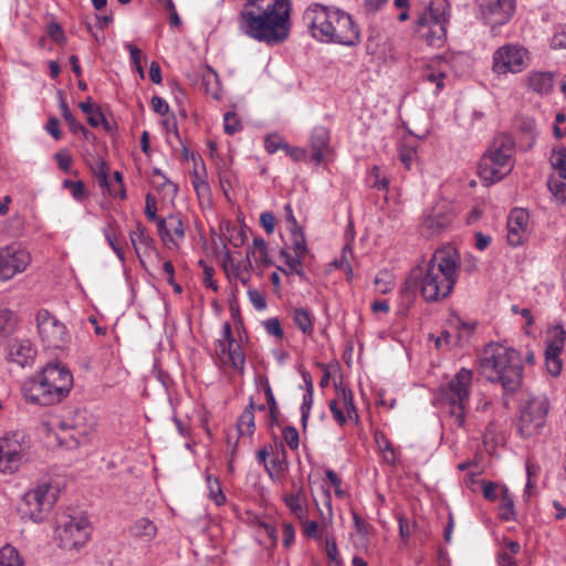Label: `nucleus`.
<instances>
[{
  "label": "nucleus",
  "instance_id": "b1692460",
  "mask_svg": "<svg viewBox=\"0 0 566 566\" xmlns=\"http://www.w3.org/2000/svg\"><path fill=\"white\" fill-rule=\"evenodd\" d=\"M223 270L227 274V276L231 280H238L243 285H247L251 277V269L253 266L251 260H245L239 263H235L230 254V252H227L223 256L222 261Z\"/></svg>",
  "mask_w": 566,
  "mask_h": 566
},
{
  "label": "nucleus",
  "instance_id": "e2e57ef3",
  "mask_svg": "<svg viewBox=\"0 0 566 566\" xmlns=\"http://www.w3.org/2000/svg\"><path fill=\"white\" fill-rule=\"evenodd\" d=\"M46 34L56 43H62L65 41L63 29L55 21H51L46 25Z\"/></svg>",
  "mask_w": 566,
  "mask_h": 566
},
{
  "label": "nucleus",
  "instance_id": "680f3d73",
  "mask_svg": "<svg viewBox=\"0 0 566 566\" xmlns=\"http://www.w3.org/2000/svg\"><path fill=\"white\" fill-rule=\"evenodd\" d=\"M263 325L269 335H272L279 339L283 338L284 333H283L281 322L279 318H276V317L269 318L263 323Z\"/></svg>",
  "mask_w": 566,
  "mask_h": 566
},
{
  "label": "nucleus",
  "instance_id": "ddd939ff",
  "mask_svg": "<svg viewBox=\"0 0 566 566\" xmlns=\"http://www.w3.org/2000/svg\"><path fill=\"white\" fill-rule=\"evenodd\" d=\"M549 402L545 396L530 398L522 405L517 421V431L523 438L539 434L545 427Z\"/></svg>",
  "mask_w": 566,
  "mask_h": 566
},
{
  "label": "nucleus",
  "instance_id": "20e7f679",
  "mask_svg": "<svg viewBox=\"0 0 566 566\" xmlns=\"http://www.w3.org/2000/svg\"><path fill=\"white\" fill-rule=\"evenodd\" d=\"M481 374L491 382H499L506 392L516 391L523 378L521 355L514 348L499 343L485 346L480 358Z\"/></svg>",
  "mask_w": 566,
  "mask_h": 566
},
{
  "label": "nucleus",
  "instance_id": "9d476101",
  "mask_svg": "<svg viewBox=\"0 0 566 566\" xmlns=\"http://www.w3.org/2000/svg\"><path fill=\"white\" fill-rule=\"evenodd\" d=\"M31 437L24 430H13L0 438V471L13 473L30 458Z\"/></svg>",
  "mask_w": 566,
  "mask_h": 566
},
{
  "label": "nucleus",
  "instance_id": "5fc2aeb1",
  "mask_svg": "<svg viewBox=\"0 0 566 566\" xmlns=\"http://www.w3.org/2000/svg\"><path fill=\"white\" fill-rule=\"evenodd\" d=\"M266 471L271 479H274V475L280 474L287 468V463L285 461V452L282 450L281 454H276L274 459L271 461V467L265 465Z\"/></svg>",
  "mask_w": 566,
  "mask_h": 566
},
{
  "label": "nucleus",
  "instance_id": "39448f33",
  "mask_svg": "<svg viewBox=\"0 0 566 566\" xmlns=\"http://www.w3.org/2000/svg\"><path fill=\"white\" fill-rule=\"evenodd\" d=\"M515 142L512 136H497L479 163V176L482 180L494 184L505 178L514 168Z\"/></svg>",
  "mask_w": 566,
  "mask_h": 566
},
{
  "label": "nucleus",
  "instance_id": "423d86ee",
  "mask_svg": "<svg viewBox=\"0 0 566 566\" xmlns=\"http://www.w3.org/2000/svg\"><path fill=\"white\" fill-rule=\"evenodd\" d=\"M472 379L473 373L470 369L461 368L452 379L439 388L440 401L448 407L449 416L458 428H462L465 423Z\"/></svg>",
  "mask_w": 566,
  "mask_h": 566
},
{
  "label": "nucleus",
  "instance_id": "f704fd0d",
  "mask_svg": "<svg viewBox=\"0 0 566 566\" xmlns=\"http://www.w3.org/2000/svg\"><path fill=\"white\" fill-rule=\"evenodd\" d=\"M292 319L296 327L305 335H312L314 331L313 317L304 307H296L292 312Z\"/></svg>",
  "mask_w": 566,
  "mask_h": 566
},
{
  "label": "nucleus",
  "instance_id": "dca6fc26",
  "mask_svg": "<svg viewBox=\"0 0 566 566\" xmlns=\"http://www.w3.org/2000/svg\"><path fill=\"white\" fill-rule=\"evenodd\" d=\"M528 52L515 44H505L493 53L492 71L497 75L520 73L527 65Z\"/></svg>",
  "mask_w": 566,
  "mask_h": 566
},
{
  "label": "nucleus",
  "instance_id": "473e14b6",
  "mask_svg": "<svg viewBox=\"0 0 566 566\" xmlns=\"http://www.w3.org/2000/svg\"><path fill=\"white\" fill-rule=\"evenodd\" d=\"M18 324V314L13 310L4 305H0V337H7L12 334Z\"/></svg>",
  "mask_w": 566,
  "mask_h": 566
},
{
  "label": "nucleus",
  "instance_id": "4d7b16f0",
  "mask_svg": "<svg viewBox=\"0 0 566 566\" xmlns=\"http://www.w3.org/2000/svg\"><path fill=\"white\" fill-rule=\"evenodd\" d=\"M224 120V132L228 135H233L241 130L242 125L237 114L233 112H227L223 117Z\"/></svg>",
  "mask_w": 566,
  "mask_h": 566
},
{
  "label": "nucleus",
  "instance_id": "7c9ffc66",
  "mask_svg": "<svg viewBox=\"0 0 566 566\" xmlns=\"http://www.w3.org/2000/svg\"><path fill=\"white\" fill-rule=\"evenodd\" d=\"M201 84L205 87V91L208 95H210L214 99H219L221 97V86L219 82L218 74L211 67L207 66L201 73Z\"/></svg>",
  "mask_w": 566,
  "mask_h": 566
},
{
  "label": "nucleus",
  "instance_id": "4be33fe9",
  "mask_svg": "<svg viewBox=\"0 0 566 566\" xmlns=\"http://www.w3.org/2000/svg\"><path fill=\"white\" fill-rule=\"evenodd\" d=\"M331 134L324 126H316L311 133L310 147L312 150V160L321 164L332 154Z\"/></svg>",
  "mask_w": 566,
  "mask_h": 566
},
{
  "label": "nucleus",
  "instance_id": "a211bd4d",
  "mask_svg": "<svg viewBox=\"0 0 566 566\" xmlns=\"http://www.w3.org/2000/svg\"><path fill=\"white\" fill-rule=\"evenodd\" d=\"M23 395L25 400L31 403L50 406L60 402L69 392L55 389L52 382L39 375L24 386Z\"/></svg>",
  "mask_w": 566,
  "mask_h": 566
},
{
  "label": "nucleus",
  "instance_id": "393cba45",
  "mask_svg": "<svg viewBox=\"0 0 566 566\" xmlns=\"http://www.w3.org/2000/svg\"><path fill=\"white\" fill-rule=\"evenodd\" d=\"M35 349L28 339L14 340L9 346L8 358L10 361L24 367L35 358Z\"/></svg>",
  "mask_w": 566,
  "mask_h": 566
},
{
  "label": "nucleus",
  "instance_id": "37998d69",
  "mask_svg": "<svg viewBox=\"0 0 566 566\" xmlns=\"http://www.w3.org/2000/svg\"><path fill=\"white\" fill-rule=\"evenodd\" d=\"M0 566H23V562L15 547L4 545L0 548Z\"/></svg>",
  "mask_w": 566,
  "mask_h": 566
},
{
  "label": "nucleus",
  "instance_id": "a19ab883",
  "mask_svg": "<svg viewBox=\"0 0 566 566\" xmlns=\"http://www.w3.org/2000/svg\"><path fill=\"white\" fill-rule=\"evenodd\" d=\"M291 249L298 256H306L308 253V249L306 245L305 235L302 231V228L291 229Z\"/></svg>",
  "mask_w": 566,
  "mask_h": 566
},
{
  "label": "nucleus",
  "instance_id": "ea45409f",
  "mask_svg": "<svg viewBox=\"0 0 566 566\" xmlns=\"http://www.w3.org/2000/svg\"><path fill=\"white\" fill-rule=\"evenodd\" d=\"M565 339H566V332L563 328V326H560V325L555 326L553 328V338L548 342L545 352L548 355L559 356L563 350Z\"/></svg>",
  "mask_w": 566,
  "mask_h": 566
},
{
  "label": "nucleus",
  "instance_id": "338daca9",
  "mask_svg": "<svg viewBox=\"0 0 566 566\" xmlns=\"http://www.w3.org/2000/svg\"><path fill=\"white\" fill-rule=\"evenodd\" d=\"M552 48L566 49V24L556 28L552 38Z\"/></svg>",
  "mask_w": 566,
  "mask_h": 566
},
{
  "label": "nucleus",
  "instance_id": "052dcab7",
  "mask_svg": "<svg viewBox=\"0 0 566 566\" xmlns=\"http://www.w3.org/2000/svg\"><path fill=\"white\" fill-rule=\"evenodd\" d=\"M499 490L501 491V488L495 482H492V481H483L482 482L483 496H484V499H486L490 502H494L500 497Z\"/></svg>",
  "mask_w": 566,
  "mask_h": 566
},
{
  "label": "nucleus",
  "instance_id": "13d9d810",
  "mask_svg": "<svg viewBox=\"0 0 566 566\" xmlns=\"http://www.w3.org/2000/svg\"><path fill=\"white\" fill-rule=\"evenodd\" d=\"M313 400H314V391L306 390V392L303 396V402L301 406V412H302L301 421H302L303 428H306L311 408L313 406Z\"/></svg>",
  "mask_w": 566,
  "mask_h": 566
},
{
  "label": "nucleus",
  "instance_id": "4c0bfd02",
  "mask_svg": "<svg viewBox=\"0 0 566 566\" xmlns=\"http://www.w3.org/2000/svg\"><path fill=\"white\" fill-rule=\"evenodd\" d=\"M60 107H61V111H62V116L63 118L65 119V122L67 123L70 129L73 132V133H78L81 132L84 136L85 139H88L90 136L92 135V133L86 129L84 127V125H82L81 123H78L75 117L73 116V114L71 113L65 99L61 96L60 97Z\"/></svg>",
  "mask_w": 566,
  "mask_h": 566
},
{
  "label": "nucleus",
  "instance_id": "864d4df0",
  "mask_svg": "<svg viewBox=\"0 0 566 566\" xmlns=\"http://www.w3.org/2000/svg\"><path fill=\"white\" fill-rule=\"evenodd\" d=\"M370 182L373 188L388 191L389 180L386 176L381 175V170L378 166H374L370 170Z\"/></svg>",
  "mask_w": 566,
  "mask_h": 566
},
{
  "label": "nucleus",
  "instance_id": "603ef678",
  "mask_svg": "<svg viewBox=\"0 0 566 566\" xmlns=\"http://www.w3.org/2000/svg\"><path fill=\"white\" fill-rule=\"evenodd\" d=\"M63 187L70 189L73 198L77 201H82L86 197L85 185L81 180L74 181L71 179H65L63 181Z\"/></svg>",
  "mask_w": 566,
  "mask_h": 566
},
{
  "label": "nucleus",
  "instance_id": "79ce46f5",
  "mask_svg": "<svg viewBox=\"0 0 566 566\" xmlns=\"http://www.w3.org/2000/svg\"><path fill=\"white\" fill-rule=\"evenodd\" d=\"M353 250L349 244H346L342 250V255L339 259H335L332 265L336 269H340L346 273V279L349 281L353 275V270L350 265V260L353 259Z\"/></svg>",
  "mask_w": 566,
  "mask_h": 566
},
{
  "label": "nucleus",
  "instance_id": "49530a36",
  "mask_svg": "<svg viewBox=\"0 0 566 566\" xmlns=\"http://www.w3.org/2000/svg\"><path fill=\"white\" fill-rule=\"evenodd\" d=\"M151 185L159 190L176 192L177 186L172 184L159 169H154L150 177Z\"/></svg>",
  "mask_w": 566,
  "mask_h": 566
},
{
  "label": "nucleus",
  "instance_id": "e433bc0d",
  "mask_svg": "<svg viewBox=\"0 0 566 566\" xmlns=\"http://www.w3.org/2000/svg\"><path fill=\"white\" fill-rule=\"evenodd\" d=\"M78 107L83 113L87 115V123L92 127H98L102 123H105V118L101 112V108L93 104L91 97H87L85 101L81 102Z\"/></svg>",
  "mask_w": 566,
  "mask_h": 566
},
{
  "label": "nucleus",
  "instance_id": "8fccbe9b",
  "mask_svg": "<svg viewBox=\"0 0 566 566\" xmlns=\"http://www.w3.org/2000/svg\"><path fill=\"white\" fill-rule=\"evenodd\" d=\"M298 521L302 524L303 533L305 536L314 539H318L322 536V532L324 531L325 525H319L315 521H310L307 518V514L304 518H300Z\"/></svg>",
  "mask_w": 566,
  "mask_h": 566
},
{
  "label": "nucleus",
  "instance_id": "f03ea898",
  "mask_svg": "<svg viewBox=\"0 0 566 566\" xmlns=\"http://www.w3.org/2000/svg\"><path fill=\"white\" fill-rule=\"evenodd\" d=\"M290 0H249L239 14L240 29L268 44L284 42L291 30Z\"/></svg>",
  "mask_w": 566,
  "mask_h": 566
},
{
  "label": "nucleus",
  "instance_id": "2eb2a0df",
  "mask_svg": "<svg viewBox=\"0 0 566 566\" xmlns=\"http://www.w3.org/2000/svg\"><path fill=\"white\" fill-rule=\"evenodd\" d=\"M31 261L30 252L20 244L12 243L0 248V281L7 282L23 273Z\"/></svg>",
  "mask_w": 566,
  "mask_h": 566
},
{
  "label": "nucleus",
  "instance_id": "cd10ccee",
  "mask_svg": "<svg viewBox=\"0 0 566 566\" xmlns=\"http://www.w3.org/2000/svg\"><path fill=\"white\" fill-rule=\"evenodd\" d=\"M283 501L297 520L304 518L307 514L306 497L302 488H298L294 493L285 494Z\"/></svg>",
  "mask_w": 566,
  "mask_h": 566
},
{
  "label": "nucleus",
  "instance_id": "f3484780",
  "mask_svg": "<svg viewBox=\"0 0 566 566\" xmlns=\"http://www.w3.org/2000/svg\"><path fill=\"white\" fill-rule=\"evenodd\" d=\"M454 219V211L447 200L437 201L423 216L421 232L430 238L446 231Z\"/></svg>",
  "mask_w": 566,
  "mask_h": 566
},
{
  "label": "nucleus",
  "instance_id": "2f4dec72",
  "mask_svg": "<svg viewBox=\"0 0 566 566\" xmlns=\"http://www.w3.org/2000/svg\"><path fill=\"white\" fill-rule=\"evenodd\" d=\"M238 432L240 436L250 437L253 434L255 424H254V401L251 398L249 405L245 407L243 412L238 419L237 423Z\"/></svg>",
  "mask_w": 566,
  "mask_h": 566
},
{
  "label": "nucleus",
  "instance_id": "09e8293b",
  "mask_svg": "<svg viewBox=\"0 0 566 566\" xmlns=\"http://www.w3.org/2000/svg\"><path fill=\"white\" fill-rule=\"evenodd\" d=\"M93 174L101 188L108 187V172L109 168L105 160L97 159L92 167Z\"/></svg>",
  "mask_w": 566,
  "mask_h": 566
},
{
  "label": "nucleus",
  "instance_id": "bf43d9fd",
  "mask_svg": "<svg viewBox=\"0 0 566 566\" xmlns=\"http://www.w3.org/2000/svg\"><path fill=\"white\" fill-rule=\"evenodd\" d=\"M520 130L524 133L528 138L527 148H531L535 143L536 138V124L531 118H524L521 120Z\"/></svg>",
  "mask_w": 566,
  "mask_h": 566
},
{
  "label": "nucleus",
  "instance_id": "f8f14e48",
  "mask_svg": "<svg viewBox=\"0 0 566 566\" xmlns=\"http://www.w3.org/2000/svg\"><path fill=\"white\" fill-rule=\"evenodd\" d=\"M57 427L62 433L57 434L59 443L71 449L83 443L95 430L96 419L87 410L81 409L60 420Z\"/></svg>",
  "mask_w": 566,
  "mask_h": 566
},
{
  "label": "nucleus",
  "instance_id": "c756f323",
  "mask_svg": "<svg viewBox=\"0 0 566 566\" xmlns=\"http://www.w3.org/2000/svg\"><path fill=\"white\" fill-rule=\"evenodd\" d=\"M129 239L137 256L140 254V249L147 251L151 248L154 242L153 238L147 234L146 228L140 222H136L135 229L129 231Z\"/></svg>",
  "mask_w": 566,
  "mask_h": 566
},
{
  "label": "nucleus",
  "instance_id": "774afa93",
  "mask_svg": "<svg viewBox=\"0 0 566 566\" xmlns=\"http://www.w3.org/2000/svg\"><path fill=\"white\" fill-rule=\"evenodd\" d=\"M389 277L388 273H379L375 277V286L378 290L379 293L386 294L392 289V282L390 280H387Z\"/></svg>",
  "mask_w": 566,
  "mask_h": 566
},
{
  "label": "nucleus",
  "instance_id": "6ab92c4d",
  "mask_svg": "<svg viewBox=\"0 0 566 566\" xmlns=\"http://www.w3.org/2000/svg\"><path fill=\"white\" fill-rule=\"evenodd\" d=\"M158 235L169 249L178 248L185 239V228L181 218L170 214L167 218L158 219Z\"/></svg>",
  "mask_w": 566,
  "mask_h": 566
},
{
  "label": "nucleus",
  "instance_id": "bb28decb",
  "mask_svg": "<svg viewBox=\"0 0 566 566\" xmlns=\"http://www.w3.org/2000/svg\"><path fill=\"white\" fill-rule=\"evenodd\" d=\"M253 258L258 268H268L271 265V260L268 252V244L262 238H254L251 247L247 251V260Z\"/></svg>",
  "mask_w": 566,
  "mask_h": 566
},
{
  "label": "nucleus",
  "instance_id": "72a5a7b5",
  "mask_svg": "<svg viewBox=\"0 0 566 566\" xmlns=\"http://www.w3.org/2000/svg\"><path fill=\"white\" fill-rule=\"evenodd\" d=\"M515 515L513 496L505 485L501 486L499 516L503 521H513Z\"/></svg>",
  "mask_w": 566,
  "mask_h": 566
},
{
  "label": "nucleus",
  "instance_id": "0e129e2a",
  "mask_svg": "<svg viewBox=\"0 0 566 566\" xmlns=\"http://www.w3.org/2000/svg\"><path fill=\"white\" fill-rule=\"evenodd\" d=\"M286 143L279 135H269L264 140L265 150L269 154H274L279 149H284Z\"/></svg>",
  "mask_w": 566,
  "mask_h": 566
},
{
  "label": "nucleus",
  "instance_id": "0eeeda50",
  "mask_svg": "<svg viewBox=\"0 0 566 566\" xmlns=\"http://www.w3.org/2000/svg\"><path fill=\"white\" fill-rule=\"evenodd\" d=\"M449 20L448 0H431L416 20L415 31L428 45L441 48L447 40Z\"/></svg>",
  "mask_w": 566,
  "mask_h": 566
},
{
  "label": "nucleus",
  "instance_id": "4468645a",
  "mask_svg": "<svg viewBox=\"0 0 566 566\" xmlns=\"http://www.w3.org/2000/svg\"><path fill=\"white\" fill-rule=\"evenodd\" d=\"M38 334L45 348L61 349L67 343L66 326L53 316L48 310H40L36 314Z\"/></svg>",
  "mask_w": 566,
  "mask_h": 566
},
{
  "label": "nucleus",
  "instance_id": "1a4fd4ad",
  "mask_svg": "<svg viewBox=\"0 0 566 566\" xmlns=\"http://www.w3.org/2000/svg\"><path fill=\"white\" fill-rule=\"evenodd\" d=\"M60 489L51 479H43L23 496L22 515L33 522H42L53 509Z\"/></svg>",
  "mask_w": 566,
  "mask_h": 566
},
{
  "label": "nucleus",
  "instance_id": "58836bf2",
  "mask_svg": "<svg viewBox=\"0 0 566 566\" xmlns=\"http://www.w3.org/2000/svg\"><path fill=\"white\" fill-rule=\"evenodd\" d=\"M547 187L557 205H566V180L552 176L547 180Z\"/></svg>",
  "mask_w": 566,
  "mask_h": 566
},
{
  "label": "nucleus",
  "instance_id": "de8ad7c7",
  "mask_svg": "<svg viewBox=\"0 0 566 566\" xmlns=\"http://www.w3.org/2000/svg\"><path fill=\"white\" fill-rule=\"evenodd\" d=\"M207 484L209 489V497L218 505H223L226 503V495L223 494L219 480L211 475L207 476Z\"/></svg>",
  "mask_w": 566,
  "mask_h": 566
},
{
  "label": "nucleus",
  "instance_id": "a878e982",
  "mask_svg": "<svg viewBox=\"0 0 566 566\" xmlns=\"http://www.w3.org/2000/svg\"><path fill=\"white\" fill-rule=\"evenodd\" d=\"M524 82L530 91L539 95L551 93L555 84L554 74L545 71L528 73Z\"/></svg>",
  "mask_w": 566,
  "mask_h": 566
},
{
  "label": "nucleus",
  "instance_id": "c9c22d12",
  "mask_svg": "<svg viewBox=\"0 0 566 566\" xmlns=\"http://www.w3.org/2000/svg\"><path fill=\"white\" fill-rule=\"evenodd\" d=\"M549 164L551 167L556 171L557 176L566 180V147H554L551 153Z\"/></svg>",
  "mask_w": 566,
  "mask_h": 566
},
{
  "label": "nucleus",
  "instance_id": "3c124183",
  "mask_svg": "<svg viewBox=\"0 0 566 566\" xmlns=\"http://www.w3.org/2000/svg\"><path fill=\"white\" fill-rule=\"evenodd\" d=\"M398 153L401 164L406 167V169L410 170L418 158L416 148L408 145H401L398 149Z\"/></svg>",
  "mask_w": 566,
  "mask_h": 566
},
{
  "label": "nucleus",
  "instance_id": "f257e3e1",
  "mask_svg": "<svg viewBox=\"0 0 566 566\" xmlns=\"http://www.w3.org/2000/svg\"><path fill=\"white\" fill-rule=\"evenodd\" d=\"M302 24L318 43L355 48L361 42L360 27L345 9L311 2L302 13Z\"/></svg>",
  "mask_w": 566,
  "mask_h": 566
},
{
  "label": "nucleus",
  "instance_id": "a18cd8bd",
  "mask_svg": "<svg viewBox=\"0 0 566 566\" xmlns=\"http://www.w3.org/2000/svg\"><path fill=\"white\" fill-rule=\"evenodd\" d=\"M259 384L264 391L272 421H276L279 408H277V403L275 401L272 388L270 386V382L265 376H261V377H259Z\"/></svg>",
  "mask_w": 566,
  "mask_h": 566
},
{
  "label": "nucleus",
  "instance_id": "5701e85b",
  "mask_svg": "<svg viewBox=\"0 0 566 566\" xmlns=\"http://www.w3.org/2000/svg\"><path fill=\"white\" fill-rule=\"evenodd\" d=\"M40 376L55 386V389L70 392L73 387V376L71 371L61 363H49L41 371Z\"/></svg>",
  "mask_w": 566,
  "mask_h": 566
},
{
  "label": "nucleus",
  "instance_id": "c03bdc74",
  "mask_svg": "<svg viewBox=\"0 0 566 566\" xmlns=\"http://www.w3.org/2000/svg\"><path fill=\"white\" fill-rule=\"evenodd\" d=\"M115 221L108 223V227L104 230V234L107 243L112 248V250L116 253L117 258L120 262L125 261V253L122 245L118 243V233L114 227Z\"/></svg>",
  "mask_w": 566,
  "mask_h": 566
},
{
  "label": "nucleus",
  "instance_id": "412c9836",
  "mask_svg": "<svg viewBox=\"0 0 566 566\" xmlns=\"http://www.w3.org/2000/svg\"><path fill=\"white\" fill-rule=\"evenodd\" d=\"M528 213L524 209H513L507 218V242L512 247L523 244L528 235Z\"/></svg>",
  "mask_w": 566,
  "mask_h": 566
},
{
  "label": "nucleus",
  "instance_id": "7ed1b4c3",
  "mask_svg": "<svg viewBox=\"0 0 566 566\" xmlns=\"http://www.w3.org/2000/svg\"><path fill=\"white\" fill-rule=\"evenodd\" d=\"M460 268V254L452 245L434 251L424 272L420 271V291L427 302H437L448 297L457 283Z\"/></svg>",
  "mask_w": 566,
  "mask_h": 566
},
{
  "label": "nucleus",
  "instance_id": "9b49d317",
  "mask_svg": "<svg viewBox=\"0 0 566 566\" xmlns=\"http://www.w3.org/2000/svg\"><path fill=\"white\" fill-rule=\"evenodd\" d=\"M213 350L214 361L220 370L227 371L231 368L239 375L244 374L245 355L241 345L234 338L229 322L223 323L221 337L216 340Z\"/></svg>",
  "mask_w": 566,
  "mask_h": 566
},
{
  "label": "nucleus",
  "instance_id": "6e6552de",
  "mask_svg": "<svg viewBox=\"0 0 566 566\" xmlns=\"http://www.w3.org/2000/svg\"><path fill=\"white\" fill-rule=\"evenodd\" d=\"M54 539L59 547L67 552H78L91 537V526L86 515L75 510L57 514Z\"/></svg>",
  "mask_w": 566,
  "mask_h": 566
},
{
  "label": "nucleus",
  "instance_id": "6e6d98bb",
  "mask_svg": "<svg viewBox=\"0 0 566 566\" xmlns=\"http://www.w3.org/2000/svg\"><path fill=\"white\" fill-rule=\"evenodd\" d=\"M283 440L291 450H297L300 446L298 431L292 427L286 426L282 431Z\"/></svg>",
  "mask_w": 566,
  "mask_h": 566
},
{
  "label": "nucleus",
  "instance_id": "69168bd1",
  "mask_svg": "<svg viewBox=\"0 0 566 566\" xmlns=\"http://www.w3.org/2000/svg\"><path fill=\"white\" fill-rule=\"evenodd\" d=\"M325 552L331 563H335L336 566L340 565L339 553L336 541L334 538H327L325 542Z\"/></svg>",
  "mask_w": 566,
  "mask_h": 566
},
{
  "label": "nucleus",
  "instance_id": "aec40b11",
  "mask_svg": "<svg viewBox=\"0 0 566 566\" xmlns=\"http://www.w3.org/2000/svg\"><path fill=\"white\" fill-rule=\"evenodd\" d=\"M515 11V0H490L482 10L484 21L491 27L509 22Z\"/></svg>",
  "mask_w": 566,
  "mask_h": 566
},
{
  "label": "nucleus",
  "instance_id": "c85d7f7f",
  "mask_svg": "<svg viewBox=\"0 0 566 566\" xmlns=\"http://www.w3.org/2000/svg\"><path fill=\"white\" fill-rule=\"evenodd\" d=\"M129 534L144 542H150L157 534V526L147 517L138 518L129 527Z\"/></svg>",
  "mask_w": 566,
  "mask_h": 566
}]
</instances>
